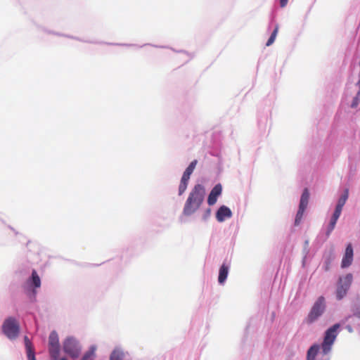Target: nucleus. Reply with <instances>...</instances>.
Here are the masks:
<instances>
[{
    "mask_svg": "<svg viewBox=\"0 0 360 360\" xmlns=\"http://www.w3.org/2000/svg\"><path fill=\"white\" fill-rule=\"evenodd\" d=\"M278 25H276V27H275V29H274V31H273V32L271 33V36H270L269 39H268V41H267V42H266V45L267 46H271V45L274 42L275 39H276V35H277V34H278Z\"/></svg>",
    "mask_w": 360,
    "mask_h": 360,
    "instance_id": "nucleus-21",
    "label": "nucleus"
},
{
    "mask_svg": "<svg viewBox=\"0 0 360 360\" xmlns=\"http://www.w3.org/2000/svg\"><path fill=\"white\" fill-rule=\"evenodd\" d=\"M342 208L338 207L336 206L335 212L333 213V215L332 218H334L335 219H338V218L340 217V214L342 212Z\"/></svg>",
    "mask_w": 360,
    "mask_h": 360,
    "instance_id": "nucleus-24",
    "label": "nucleus"
},
{
    "mask_svg": "<svg viewBox=\"0 0 360 360\" xmlns=\"http://www.w3.org/2000/svg\"><path fill=\"white\" fill-rule=\"evenodd\" d=\"M309 199V192L307 188H304L303 193L300 198V202L299 205V209L296 214L295 224L296 226L299 225L302 221L304 212L308 205Z\"/></svg>",
    "mask_w": 360,
    "mask_h": 360,
    "instance_id": "nucleus-8",
    "label": "nucleus"
},
{
    "mask_svg": "<svg viewBox=\"0 0 360 360\" xmlns=\"http://www.w3.org/2000/svg\"><path fill=\"white\" fill-rule=\"evenodd\" d=\"M288 2V0H280V5L281 7L283 8L285 7Z\"/></svg>",
    "mask_w": 360,
    "mask_h": 360,
    "instance_id": "nucleus-25",
    "label": "nucleus"
},
{
    "mask_svg": "<svg viewBox=\"0 0 360 360\" xmlns=\"http://www.w3.org/2000/svg\"><path fill=\"white\" fill-rule=\"evenodd\" d=\"M340 326L339 323H335L326 331L324 339L321 345L322 349L325 354H327L330 350L331 346L338 336V330Z\"/></svg>",
    "mask_w": 360,
    "mask_h": 360,
    "instance_id": "nucleus-4",
    "label": "nucleus"
},
{
    "mask_svg": "<svg viewBox=\"0 0 360 360\" xmlns=\"http://www.w3.org/2000/svg\"><path fill=\"white\" fill-rule=\"evenodd\" d=\"M229 266L226 264H223L219 271L218 281L220 284H223L228 276Z\"/></svg>",
    "mask_w": 360,
    "mask_h": 360,
    "instance_id": "nucleus-14",
    "label": "nucleus"
},
{
    "mask_svg": "<svg viewBox=\"0 0 360 360\" xmlns=\"http://www.w3.org/2000/svg\"><path fill=\"white\" fill-rule=\"evenodd\" d=\"M205 188L200 184H197L192 189L185 202L183 213L189 216L195 212L203 202Z\"/></svg>",
    "mask_w": 360,
    "mask_h": 360,
    "instance_id": "nucleus-1",
    "label": "nucleus"
},
{
    "mask_svg": "<svg viewBox=\"0 0 360 360\" xmlns=\"http://www.w3.org/2000/svg\"><path fill=\"white\" fill-rule=\"evenodd\" d=\"M348 196H349V191H348V189H345L344 191L343 194L339 198L336 206L342 209L343 206L345 205V204L348 198Z\"/></svg>",
    "mask_w": 360,
    "mask_h": 360,
    "instance_id": "nucleus-18",
    "label": "nucleus"
},
{
    "mask_svg": "<svg viewBox=\"0 0 360 360\" xmlns=\"http://www.w3.org/2000/svg\"><path fill=\"white\" fill-rule=\"evenodd\" d=\"M326 300L323 296H320L313 304L307 317L306 323L311 324L316 321L325 311Z\"/></svg>",
    "mask_w": 360,
    "mask_h": 360,
    "instance_id": "nucleus-2",
    "label": "nucleus"
},
{
    "mask_svg": "<svg viewBox=\"0 0 360 360\" xmlns=\"http://www.w3.org/2000/svg\"><path fill=\"white\" fill-rule=\"evenodd\" d=\"M198 163V161L196 160H193L188 167L186 169L185 172L183 174L182 178L186 179L189 180L190 176L191 174L193 173V170L195 168V166Z\"/></svg>",
    "mask_w": 360,
    "mask_h": 360,
    "instance_id": "nucleus-15",
    "label": "nucleus"
},
{
    "mask_svg": "<svg viewBox=\"0 0 360 360\" xmlns=\"http://www.w3.org/2000/svg\"><path fill=\"white\" fill-rule=\"evenodd\" d=\"M337 221H338V219L331 218L329 226H328V231H327L328 235H329L330 233V232L334 229Z\"/></svg>",
    "mask_w": 360,
    "mask_h": 360,
    "instance_id": "nucleus-22",
    "label": "nucleus"
},
{
    "mask_svg": "<svg viewBox=\"0 0 360 360\" xmlns=\"http://www.w3.org/2000/svg\"><path fill=\"white\" fill-rule=\"evenodd\" d=\"M95 351L96 347L92 346L90 347L89 350L87 351L84 356H82L81 360H94L95 356Z\"/></svg>",
    "mask_w": 360,
    "mask_h": 360,
    "instance_id": "nucleus-19",
    "label": "nucleus"
},
{
    "mask_svg": "<svg viewBox=\"0 0 360 360\" xmlns=\"http://www.w3.org/2000/svg\"><path fill=\"white\" fill-rule=\"evenodd\" d=\"M25 342L27 347L28 360H36L34 352L31 348V343L27 336L25 337Z\"/></svg>",
    "mask_w": 360,
    "mask_h": 360,
    "instance_id": "nucleus-16",
    "label": "nucleus"
},
{
    "mask_svg": "<svg viewBox=\"0 0 360 360\" xmlns=\"http://www.w3.org/2000/svg\"><path fill=\"white\" fill-rule=\"evenodd\" d=\"M63 351L72 358H77L81 351L79 342L72 337L67 338L63 344Z\"/></svg>",
    "mask_w": 360,
    "mask_h": 360,
    "instance_id": "nucleus-5",
    "label": "nucleus"
},
{
    "mask_svg": "<svg viewBox=\"0 0 360 360\" xmlns=\"http://www.w3.org/2000/svg\"><path fill=\"white\" fill-rule=\"evenodd\" d=\"M27 283L33 286L34 288H39L41 286V279L36 270L32 272L31 278L27 281Z\"/></svg>",
    "mask_w": 360,
    "mask_h": 360,
    "instance_id": "nucleus-12",
    "label": "nucleus"
},
{
    "mask_svg": "<svg viewBox=\"0 0 360 360\" xmlns=\"http://www.w3.org/2000/svg\"><path fill=\"white\" fill-rule=\"evenodd\" d=\"M231 216V210L225 205L220 207L216 214V218L219 222L224 221L226 218H230Z\"/></svg>",
    "mask_w": 360,
    "mask_h": 360,
    "instance_id": "nucleus-11",
    "label": "nucleus"
},
{
    "mask_svg": "<svg viewBox=\"0 0 360 360\" xmlns=\"http://www.w3.org/2000/svg\"><path fill=\"white\" fill-rule=\"evenodd\" d=\"M353 261V248L351 244H348L346 248L344 257L342 259L341 266L342 268H346L349 266Z\"/></svg>",
    "mask_w": 360,
    "mask_h": 360,
    "instance_id": "nucleus-9",
    "label": "nucleus"
},
{
    "mask_svg": "<svg viewBox=\"0 0 360 360\" xmlns=\"http://www.w3.org/2000/svg\"><path fill=\"white\" fill-rule=\"evenodd\" d=\"M188 181L189 180L181 177V182H180V184L179 186V195H182L186 190Z\"/></svg>",
    "mask_w": 360,
    "mask_h": 360,
    "instance_id": "nucleus-20",
    "label": "nucleus"
},
{
    "mask_svg": "<svg viewBox=\"0 0 360 360\" xmlns=\"http://www.w3.org/2000/svg\"><path fill=\"white\" fill-rule=\"evenodd\" d=\"M49 352L53 360H58L60 355L59 338L56 331L51 332L49 337Z\"/></svg>",
    "mask_w": 360,
    "mask_h": 360,
    "instance_id": "nucleus-7",
    "label": "nucleus"
},
{
    "mask_svg": "<svg viewBox=\"0 0 360 360\" xmlns=\"http://www.w3.org/2000/svg\"><path fill=\"white\" fill-rule=\"evenodd\" d=\"M319 350V347L318 345L311 346L307 352V360H314Z\"/></svg>",
    "mask_w": 360,
    "mask_h": 360,
    "instance_id": "nucleus-17",
    "label": "nucleus"
},
{
    "mask_svg": "<svg viewBox=\"0 0 360 360\" xmlns=\"http://www.w3.org/2000/svg\"><path fill=\"white\" fill-rule=\"evenodd\" d=\"M110 360H128L126 354L120 348L115 349L110 354Z\"/></svg>",
    "mask_w": 360,
    "mask_h": 360,
    "instance_id": "nucleus-13",
    "label": "nucleus"
},
{
    "mask_svg": "<svg viewBox=\"0 0 360 360\" xmlns=\"http://www.w3.org/2000/svg\"><path fill=\"white\" fill-rule=\"evenodd\" d=\"M2 331L9 339H15L20 332V326L18 321L13 317L6 319L2 325Z\"/></svg>",
    "mask_w": 360,
    "mask_h": 360,
    "instance_id": "nucleus-3",
    "label": "nucleus"
},
{
    "mask_svg": "<svg viewBox=\"0 0 360 360\" xmlns=\"http://www.w3.org/2000/svg\"><path fill=\"white\" fill-rule=\"evenodd\" d=\"M360 103V95H359V92L356 96L354 98L353 101L351 104L352 108H356L359 103Z\"/></svg>",
    "mask_w": 360,
    "mask_h": 360,
    "instance_id": "nucleus-23",
    "label": "nucleus"
},
{
    "mask_svg": "<svg viewBox=\"0 0 360 360\" xmlns=\"http://www.w3.org/2000/svg\"><path fill=\"white\" fill-rule=\"evenodd\" d=\"M353 276L351 274H347L344 277H340L339 278L338 288L336 290V297L338 300L342 299L347 292L352 282Z\"/></svg>",
    "mask_w": 360,
    "mask_h": 360,
    "instance_id": "nucleus-6",
    "label": "nucleus"
},
{
    "mask_svg": "<svg viewBox=\"0 0 360 360\" xmlns=\"http://www.w3.org/2000/svg\"><path fill=\"white\" fill-rule=\"evenodd\" d=\"M221 185L220 184L215 185L208 195L207 203L210 205H214L217 200V198L221 195Z\"/></svg>",
    "mask_w": 360,
    "mask_h": 360,
    "instance_id": "nucleus-10",
    "label": "nucleus"
}]
</instances>
